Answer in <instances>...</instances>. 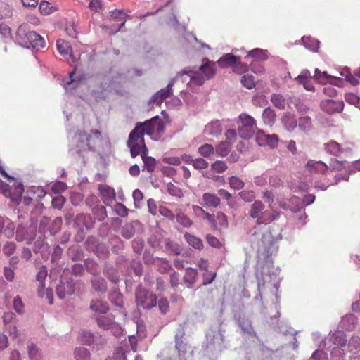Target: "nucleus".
<instances>
[{"label":"nucleus","instance_id":"nucleus-2","mask_svg":"<svg viewBox=\"0 0 360 360\" xmlns=\"http://www.w3.org/2000/svg\"><path fill=\"white\" fill-rule=\"evenodd\" d=\"M16 41L18 43L25 48L32 47L36 49H40L45 47L46 42L44 39L33 31H27L26 25H21L16 32Z\"/></svg>","mask_w":360,"mask_h":360},{"label":"nucleus","instance_id":"nucleus-6","mask_svg":"<svg viewBox=\"0 0 360 360\" xmlns=\"http://www.w3.org/2000/svg\"><path fill=\"white\" fill-rule=\"evenodd\" d=\"M92 137L100 139L101 138V133L98 129H93L89 135H87L84 131H80L75 136L76 141L82 143L81 148L77 150L79 153L82 150H91V140Z\"/></svg>","mask_w":360,"mask_h":360},{"label":"nucleus","instance_id":"nucleus-54","mask_svg":"<svg viewBox=\"0 0 360 360\" xmlns=\"http://www.w3.org/2000/svg\"><path fill=\"white\" fill-rule=\"evenodd\" d=\"M85 265L87 270L92 274L96 275L98 274V264L91 259L85 260Z\"/></svg>","mask_w":360,"mask_h":360},{"label":"nucleus","instance_id":"nucleus-46","mask_svg":"<svg viewBox=\"0 0 360 360\" xmlns=\"http://www.w3.org/2000/svg\"><path fill=\"white\" fill-rule=\"evenodd\" d=\"M226 164L222 160H216L211 164V169L217 173H222L227 169Z\"/></svg>","mask_w":360,"mask_h":360},{"label":"nucleus","instance_id":"nucleus-51","mask_svg":"<svg viewBox=\"0 0 360 360\" xmlns=\"http://www.w3.org/2000/svg\"><path fill=\"white\" fill-rule=\"evenodd\" d=\"M248 65L244 63H242L240 59L238 60L233 67V72L240 75L248 72Z\"/></svg>","mask_w":360,"mask_h":360},{"label":"nucleus","instance_id":"nucleus-31","mask_svg":"<svg viewBox=\"0 0 360 360\" xmlns=\"http://www.w3.org/2000/svg\"><path fill=\"white\" fill-rule=\"evenodd\" d=\"M154 262L158 266V271L161 274H166L172 270L171 264L165 259L157 257Z\"/></svg>","mask_w":360,"mask_h":360},{"label":"nucleus","instance_id":"nucleus-22","mask_svg":"<svg viewBox=\"0 0 360 360\" xmlns=\"http://www.w3.org/2000/svg\"><path fill=\"white\" fill-rule=\"evenodd\" d=\"M89 308L91 311L100 314H105L109 310L108 303L100 300H92L90 303Z\"/></svg>","mask_w":360,"mask_h":360},{"label":"nucleus","instance_id":"nucleus-7","mask_svg":"<svg viewBox=\"0 0 360 360\" xmlns=\"http://www.w3.org/2000/svg\"><path fill=\"white\" fill-rule=\"evenodd\" d=\"M279 138L276 134H266L262 130H257L256 132V141L261 146H269L274 149L278 146Z\"/></svg>","mask_w":360,"mask_h":360},{"label":"nucleus","instance_id":"nucleus-55","mask_svg":"<svg viewBox=\"0 0 360 360\" xmlns=\"http://www.w3.org/2000/svg\"><path fill=\"white\" fill-rule=\"evenodd\" d=\"M16 250V245L14 242H6L3 247V252L7 257L13 255Z\"/></svg>","mask_w":360,"mask_h":360},{"label":"nucleus","instance_id":"nucleus-21","mask_svg":"<svg viewBox=\"0 0 360 360\" xmlns=\"http://www.w3.org/2000/svg\"><path fill=\"white\" fill-rule=\"evenodd\" d=\"M240 59V57H237L232 53L224 54L217 60V64L219 67L224 68L229 66L233 67L238 60Z\"/></svg>","mask_w":360,"mask_h":360},{"label":"nucleus","instance_id":"nucleus-29","mask_svg":"<svg viewBox=\"0 0 360 360\" xmlns=\"http://www.w3.org/2000/svg\"><path fill=\"white\" fill-rule=\"evenodd\" d=\"M46 276H47V269L45 266H42L37 274V280L39 282L38 292L40 296H41V290H43L44 288V286H45L44 281L46 278Z\"/></svg>","mask_w":360,"mask_h":360},{"label":"nucleus","instance_id":"nucleus-27","mask_svg":"<svg viewBox=\"0 0 360 360\" xmlns=\"http://www.w3.org/2000/svg\"><path fill=\"white\" fill-rule=\"evenodd\" d=\"M184 237L185 240L187 241V243L193 248L198 250H201L203 248V243L200 238L188 232L184 233Z\"/></svg>","mask_w":360,"mask_h":360},{"label":"nucleus","instance_id":"nucleus-25","mask_svg":"<svg viewBox=\"0 0 360 360\" xmlns=\"http://www.w3.org/2000/svg\"><path fill=\"white\" fill-rule=\"evenodd\" d=\"M98 191L105 200L111 201L116 198L115 190L108 185H99Z\"/></svg>","mask_w":360,"mask_h":360},{"label":"nucleus","instance_id":"nucleus-56","mask_svg":"<svg viewBox=\"0 0 360 360\" xmlns=\"http://www.w3.org/2000/svg\"><path fill=\"white\" fill-rule=\"evenodd\" d=\"M331 77L329 76L326 72H321L319 69L315 70L314 78L319 83H326L329 78Z\"/></svg>","mask_w":360,"mask_h":360},{"label":"nucleus","instance_id":"nucleus-1","mask_svg":"<svg viewBox=\"0 0 360 360\" xmlns=\"http://www.w3.org/2000/svg\"><path fill=\"white\" fill-rule=\"evenodd\" d=\"M165 132V122L159 117L155 116L143 122H137L134 129L129 133L127 146L130 149L132 158L141 155L144 167L148 172H153L156 167V160L148 156V149L146 145L144 135L157 140Z\"/></svg>","mask_w":360,"mask_h":360},{"label":"nucleus","instance_id":"nucleus-33","mask_svg":"<svg viewBox=\"0 0 360 360\" xmlns=\"http://www.w3.org/2000/svg\"><path fill=\"white\" fill-rule=\"evenodd\" d=\"M92 286L97 292H104L106 291V282L103 278L98 277L92 280Z\"/></svg>","mask_w":360,"mask_h":360},{"label":"nucleus","instance_id":"nucleus-17","mask_svg":"<svg viewBox=\"0 0 360 360\" xmlns=\"http://www.w3.org/2000/svg\"><path fill=\"white\" fill-rule=\"evenodd\" d=\"M345 164L346 162L345 161H340L337 159L331 160L328 169H330L331 172H344V176H342V174H340L341 177H338V176H335L336 179H338L337 181H339L340 179L347 180L348 174L347 172Z\"/></svg>","mask_w":360,"mask_h":360},{"label":"nucleus","instance_id":"nucleus-37","mask_svg":"<svg viewBox=\"0 0 360 360\" xmlns=\"http://www.w3.org/2000/svg\"><path fill=\"white\" fill-rule=\"evenodd\" d=\"M215 149L212 144L205 143L198 148V153L205 158H207L214 153Z\"/></svg>","mask_w":360,"mask_h":360},{"label":"nucleus","instance_id":"nucleus-40","mask_svg":"<svg viewBox=\"0 0 360 360\" xmlns=\"http://www.w3.org/2000/svg\"><path fill=\"white\" fill-rule=\"evenodd\" d=\"M109 300L113 304L118 307L123 306L122 295L117 290L112 291L109 295Z\"/></svg>","mask_w":360,"mask_h":360},{"label":"nucleus","instance_id":"nucleus-8","mask_svg":"<svg viewBox=\"0 0 360 360\" xmlns=\"http://www.w3.org/2000/svg\"><path fill=\"white\" fill-rule=\"evenodd\" d=\"M177 79H181L183 82H187V84L192 88L193 86H202L205 82V78L201 77L198 72H184L176 77Z\"/></svg>","mask_w":360,"mask_h":360},{"label":"nucleus","instance_id":"nucleus-18","mask_svg":"<svg viewBox=\"0 0 360 360\" xmlns=\"http://www.w3.org/2000/svg\"><path fill=\"white\" fill-rule=\"evenodd\" d=\"M328 341L333 343L335 347H345L347 342V338L341 330H337L329 335Z\"/></svg>","mask_w":360,"mask_h":360},{"label":"nucleus","instance_id":"nucleus-5","mask_svg":"<svg viewBox=\"0 0 360 360\" xmlns=\"http://www.w3.org/2000/svg\"><path fill=\"white\" fill-rule=\"evenodd\" d=\"M240 124L238 127L240 137L248 139L252 136L257 129L255 120L250 115L242 113L239 116Z\"/></svg>","mask_w":360,"mask_h":360},{"label":"nucleus","instance_id":"nucleus-38","mask_svg":"<svg viewBox=\"0 0 360 360\" xmlns=\"http://www.w3.org/2000/svg\"><path fill=\"white\" fill-rule=\"evenodd\" d=\"M76 360H90V352L86 348L78 347L75 351Z\"/></svg>","mask_w":360,"mask_h":360},{"label":"nucleus","instance_id":"nucleus-45","mask_svg":"<svg viewBox=\"0 0 360 360\" xmlns=\"http://www.w3.org/2000/svg\"><path fill=\"white\" fill-rule=\"evenodd\" d=\"M241 83L247 89H251L255 86V77L250 75H243L241 78Z\"/></svg>","mask_w":360,"mask_h":360},{"label":"nucleus","instance_id":"nucleus-3","mask_svg":"<svg viewBox=\"0 0 360 360\" xmlns=\"http://www.w3.org/2000/svg\"><path fill=\"white\" fill-rule=\"evenodd\" d=\"M250 217L256 219L257 225L268 224L279 217V213L276 211L269 212L265 210L264 204L260 200H255L252 204L249 212Z\"/></svg>","mask_w":360,"mask_h":360},{"label":"nucleus","instance_id":"nucleus-61","mask_svg":"<svg viewBox=\"0 0 360 360\" xmlns=\"http://www.w3.org/2000/svg\"><path fill=\"white\" fill-rule=\"evenodd\" d=\"M206 240L207 243L213 248H220L222 245L219 239L211 234L206 236Z\"/></svg>","mask_w":360,"mask_h":360},{"label":"nucleus","instance_id":"nucleus-9","mask_svg":"<svg viewBox=\"0 0 360 360\" xmlns=\"http://www.w3.org/2000/svg\"><path fill=\"white\" fill-rule=\"evenodd\" d=\"M320 105L321 109L328 114L340 112L344 107V103L341 100L333 98L323 99Z\"/></svg>","mask_w":360,"mask_h":360},{"label":"nucleus","instance_id":"nucleus-43","mask_svg":"<svg viewBox=\"0 0 360 360\" xmlns=\"http://www.w3.org/2000/svg\"><path fill=\"white\" fill-rule=\"evenodd\" d=\"M248 56L255 58L259 60H264L266 59L265 52L261 49H255L248 52Z\"/></svg>","mask_w":360,"mask_h":360},{"label":"nucleus","instance_id":"nucleus-36","mask_svg":"<svg viewBox=\"0 0 360 360\" xmlns=\"http://www.w3.org/2000/svg\"><path fill=\"white\" fill-rule=\"evenodd\" d=\"M271 101L278 109L283 110L285 107V100L281 94H272Z\"/></svg>","mask_w":360,"mask_h":360},{"label":"nucleus","instance_id":"nucleus-30","mask_svg":"<svg viewBox=\"0 0 360 360\" xmlns=\"http://www.w3.org/2000/svg\"><path fill=\"white\" fill-rule=\"evenodd\" d=\"M214 149L217 155L220 157H226L230 153L231 146L228 143L222 141L218 144Z\"/></svg>","mask_w":360,"mask_h":360},{"label":"nucleus","instance_id":"nucleus-49","mask_svg":"<svg viewBox=\"0 0 360 360\" xmlns=\"http://www.w3.org/2000/svg\"><path fill=\"white\" fill-rule=\"evenodd\" d=\"M121 233L124 238L129 239L135 233L134 227L131 224H126L122 227Z\"/></svg>","mask_w":360,"mask_h":360},{"label":"nucleus","instance_id":"nucleus-20","mask_svg":"<svg viewBox=\"0 0 360 360\" xmlns=\"http://www.w3.org/2000/svg\"><path fill=\"white\" fill-rule=\"evenodd\" d=\"M198 271L193 268H187L184 276V282L188 288H192L197 281Z\"/></svg>","mask_w":360,"mask_h":360},{"label":"nucleus","instance_id":"nucleus-48","mask_svg":"<svg viewBox=\"0 0 360 360\" xmlns=\"http://www.w3.org/2000/svg\"><path fill=\"white\" fill-rule=\"evenodd\" d=\"M218 194L224 200H227V205L229 207H233V202L231 193L223 188L218 190Z\"/></svg>","mask_w":360,"mask_h":360},{"label":"nucleus","instance_id":"nucleus-50","mask_svg":"<svg viewBox=\"0 0 360 360\" xmlns=\"http://www.w3.org/2000/svg\"><path fill=\"white\" fill-rule=\"evenodd\" d=\"M238 195L245 202H252L255 198V195L252 190H243L239 192Z\"/></svg>","mask_w":360,"mask_h":360},{"label":"nucleus","instance_id":"nucleus-39","mask_svg":"<svg viewBox=\"0 0 360 360\" xmlns=\"http://www.w3.org/2000/svg\"><path fill=\"white\" fill-rule=\"evenodd\" d=\"M264 122L268 124H273L276 120V114L274 110L269 108H266L262 114Z\"/></svg>","mask_w":360,"mask_h":360},{"label":"nucleus","instance_id":"nucleus-34","mask_svg":"<svg viewBox=\"0 0 360 360\" xmlns=\"http://www.w3.org/2000/svg\"><path fill=\"white\" fill-rule=\"evenodd\" d=\"M298 126L300 130L308 131L312 128L311 120L308 116L301 117L299 119Z\"/></svg>","mask_w":360,"mask_h":360},{"label":"nucleus","instance_id":"nucleus-23","mask_svg":"<svg viewBox=\"0 0 360 360\" xmlns=\"http://www.w3.org/2000/svg\"><path fill=\"white\" fill-rule=\"evenodd\" d=\"M110 18L112 20L120 22L117 27L113 28L115 32H118L125 24L126 14L124 12L120 10H115L110 13Z\"/></svg>","mask_w":360,"mask_h":360},{"label":"nucleus","instance_id":"nucleus-26","mask_svg":"<svg viewBox=\"0 0 360 360\" xmlns=\"http://www.w3.org/2000/svg\"><path fill=\"white\" fill-rule=\"evenodd\" d=\"M284 127L289 132L293 131L297 126V122L295 117L290 115H285L282 120Z\"/></svg>","mask_w":360,"mask_h":360},{"label":"nucleus","instance_id":"nucleus-42","mask_svg":"<svg viewBox=\"0 0 360 360\" xmlns=\"http://www.w3.org/2000/svg\"><path fill=\"white\" fill-rule=\"evenodd\" d=\"M15 224L10 219H5V227L4 229V236L9 238L14 234Z\"/></svg>","mask_w":360,"mask_h":360},{"label":"nucleus","instance_id":"nucleus-62","mask_svg":"<svg viewBox=\"0 0 360 360\" xmlns=\"http://www.w3.org/2000/svg\"><path fill=\"white\" fill-rule=\"evenodd\" d=\"M169 283H170V285L172 288L175 289V288H178L180 283H179V274L177 272L172 271V272L170 274Z\"/></svg>","mask_w":360,"mask_h":360},{"label":"nucleus","instance_id":"nucleus-60","mask_svg":"<svg viewBox=\"0 0 360 360\" xmlns=\"http://www.w3.org/2000/svg\"><path fill=\"white\" fill-rule=\"evenodd\" d=\"M323 94L326 97L334 98L338 95L336 89L331 84L323 87Z\"/></svg>","mask_w":360,"mask_h":360},{"label":"nucleus","instance_id":"nucleus-12","mask_svg":"<svg viewBox=\"0 0 360 360\" xmlns=\"http://www.w3.org/2000/svg\"><path fill=\"white\" fill-rule=\"evenodd\" d=\"M75 292V283L72 281H60L56 287V294L60 299L65 297L67 295H72Z\"/></svg>","mask_w":360,"mask_h":360},{"label":"nucleus","instance_id":"nucleus-64","mask_svg":"<svg viewBox=\"0 0 360 360\" xmlns=\"http://www.w3.org/2000/svg\"><path fill=\"white\" fill-rule=\"evenodd\" d=\"M65 202V199L62 195H58L57 197H55L52 200V205L58 210H60L63 208L64 204Z\"/></svg>","mask_w":360,"mask_h":360},{"label":"nucleus","instance_id":"nucleus-63","mask_svg":"<svg viewBox=\"0 0 360 360\" xmlns=\"http://www.w3.org/2000/svg\"><path fill=\"white\" fill-rule=\"evenodd\" d=\"M24 307L22 299L19 296L15 297L13 300V307L16 312L18 314L22 313L24 311Z\"/></svg>","mask_w":360,"mask_h":360},{"label":"nucleus","instance_id":"nucleus-10","mask_svg":"<svg viewBox=\"0 0 360 360\" xmlns=\"http://www.w3.org/2000/svg\"><path fill=\"white\" fill-rule=\"evenodd\" d=\"M35 236L36 234L33 230L28 229L23 226H18L15 236L17 241H26L27 244H31L35 239Z\"/></svg>","mask_w":360,"mask_h":360},{"label":"nucleus","instance_id":"nucleus-4","mask_svg":"<svg viewBox=\"0 0 360 360\" xmlns=\"http://www.w3.org/2000/svg\"><path fill=\"white\" fill-rule=\"evenodd\" d=\"M135 296V302L138 307L150 309L157 304V296L141 286L136 288Z\"/></svg>","mask_w":360,"mask_h":360},{"label":"nucleus","instance_id":"nucleus-53","mask_svg":"<svg viewBox=\"0 0 360 360\" xmlns=\"http://www.w3.org/2000/svg\"><path fill=\"white\" fill-rule=\"evenodd\" d=\"M203 219L207 220L212 230H218V225L216 221L215 215L205 212V213L203 214Z\"/></svg>","mask_w":360,"mask_h":360},{"label":"nucleus","instance_id":"nucleus-58","mask_svg":"<svg viewBox=\"0 0 360 360\" xmlns=\"http://www.w3.org/2000/svg\"><path fill=\"white\" fill-rule=\"evenodd\" d=\"M226 141L224 142L228 143L231 146L235 143L237 139V133L234 129H228L225 132Z\"/></svg>","mask_w":360,"mask_h":360},{"label":"nucleus","instance_id":"nucleus-35","mask_svg":"<svg viewBox=\"0 0 360 360\" xmlns=\"http://www.w3.org/2000/svg\"><path fill=\"white\" fill-rule=\"evenodd\" d=\"M215 217H216V221H217V223L218 225V230L220 228H225V229L228 228V226H229L228 218H227V216L223 212H221V211L217 212L216 213Z\"/></svg>","mask_w":360,"mask_h":360},{"label":"nucleus","instance_id":"nucleus-52","mask_svg":"<svg viewBox=\"0 0 360 360\" xmlns=\"http://www.w3.org/2000/svg\"><path fill=\"white\" fill-rule=\"evenodd\" d=\"M158 212L162 216L168 219L169 220L172 221L175 218V214L174 212L165 206L160 205L158 207Z\"/></svg>","mask_w":360,"mask_h":360},{"label":"nucleus","instance_id":"nucleus-14","mask_svg":"<svg viewBox=\"0 0 360 360\" xmlns=\"http://www.w3.org/2000/svg\"><path fill=\"white\" fill-rule=\"evenodd\" d=\"M173 85V82L171 81L166 88L160 89L153 96L152 101L157 105H160L164 100L172 94V87Z\"/></svg>","mask_w":360,"mask_h":360},{"label":"nucleus","instance_id":"nucleus-47","mask_svg":"<svg viewBox=\"0 0 360 360\" xmlns=\"http://www.w3.org/2000/svg\"><path fill=\"white\" fill-rule=\"evenodd\" d=\"M115 212L121 217H125L129 214V210L124 205L120 202H117L113 207Z\"/></svg>","mask_w":360,"mask_h":360},{"label":"nucleus","instance_id":"nucleus-41","mask_svg":"<svg viewBox=\"0 0 360 360\" xmlns=\"http://www.w3.org/2000/svg\"><path fill=\"white\" fill-rule=\"evenodd\" d=\"M176 219L180 225L186 228L190 227L193 224L190 218L183 212L178 213Z\"/></svg>","mask_w":360,"mask_h":360},{"label":"nucleus","instance_id":"nucleus-15","mask_svg":"<svg viewBox=\"0 0 360 360\" xmlns=\"http://www.w3.org/2000/svg\"><path fill=\"white\" fill-rule=\"evenodd\" d=\"M202 206L208 208H217L221 203V199L216 194L205 193L202 196Z\"/></svg>","mask_w":360,"mask_h":360},{"label":"nucleus","instance_id":"nucleus-24","mask_svg":"<svg viewBox=\"0 0 360 360\" xmlns=\"http://www.w3.org/2000/svg\"><path fill=\"white\" fill-rule=\"evenodd\" d=\"M205 132L214 136H217L222 132V126L219 120L212 121L205 126Z\"/></svg>","mask_w":360,"mask_h":360},{"label":"nucleus","instance_id":"nucleus-32","mask_svg":"<svg viewBox=\"0 0 360 360\" xmlns=\"http://www.w3.org/2000/svg\"><path fill=\"white\" fill-rule=\"evenodd\" d=\"M229 186L233 190H240L245 186L244 181L239 177L232 176L228 179Z\"/></svg>","mask_w":360,"mask_h":360},{"label":"nucleus","instance_id":"nucleus-11","mask_svg":"<svg viewBox=\"0 0 360 360\" xmlns=\"http://www.w3.org/2000/svg\"><path fill=\"white\" fill-rule=\"evenodd\" d=\"M324 149L326 153L334 156H340L343 153H351L350 148H342L338 142L335 141H330L328 143H326L324 144Z\"/></svg>","mask_w":360,"mask_h":360},{"label":"nucleus","instance_id":"nucleus-59","mask_svg":"<svg viewBox=\"0 0 360 360\" xmlns=\"http://www.w3.org/2000/svg\"><path fill=\"white\" fill-rule=\"evenodd\" d=\"M133 198L134 201V206L136 208L141 207V202L143 199V194L139 189H136L133 192Z\"/></svg>","mask_w":360,"mask_h":360},{"label":"nucleus","instance_id":"nucleus-44","mask_svg":"<svg viewBox=\"0 0 360 360\" xmlns=\"http://www.w3.org/2000/svg\"><path fill=\"white\" fill-rule=\"evenodd\" d=\"M191 162L195 169H203L208 167L209 166L208 162L202 158L191 160Z\"/></svg>","mask_w":360,"mask_h":360},{"label":"nucleus","instance_id":"nucleus-16","mask_svg":"<svg viewBox=\"0 0 360 360\" xmlns=\"http://www.w3.org/2000/svg\"><path fill=\"white\" fill-rule=\"evenodd\" d=\"M56 47L60 54L65 59H72V62L75 61L72 58V49L69 42L63 39H58L56 42Z\"/></svg>","mask_w":360,"mask_h":360},{"label":"nucleus","instance_id":"nucleus-57","mask_svg":"<svg viewBox=\"0 0 360 360\" xmlns=\"http://www.w3.org/2000/svg\"><path fill=\"white\" fill-rule=\"evenodd\" d=\"M28 354L31 360H39L40 353L39 349L34 344H32L28 347Z\"/></svg>","mask_w":360,"mask_h":360},{"label":"nucleus","instance_id":"nucleus-19","mask_svg":"<svg viewBox=\"0 0 360 360\" xmlns=\"http://www.w3.org/2000/svg\"><path fill=\"white\" fill-rule=\"evenodd\" d=\"M307 167L311 173L314 174H325L328 170V166L322 161L308 162Z\"/></svg>","mask_w":360,"mask_h":360},{"label":"nucleus","instance_id":"nucleus-13","mask_svg":"<svg viewBox=\"0 0 360 360\" xmlns=\"http://www.w3.org/2000/svg\"><path fill=\"white\" fill-rule=\"evenodd\" d=\"M205 62L199 68L198 72L200 75L206 79L212 77L216 73L215 63L210 61L208 59H204Z\"/></svg>","mask_w":360,"mask_h":360},{"label":"nucleus","instance_id":"nucleus-28","mask_svg":"<svg viewBox=\"0 0 360 360\" xmlns=\"http://www.w3.org/2000/svg\"><path fill=\"white\" fill-rule=\"evenodd\" d=\"M96 321L99 328L104 330H109L117 327L116 323L112 319L107 316H100L96 319Z\"/></svg>","mask_w":360,"mask_h":360}]
</instances>
